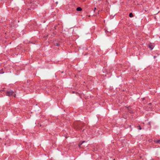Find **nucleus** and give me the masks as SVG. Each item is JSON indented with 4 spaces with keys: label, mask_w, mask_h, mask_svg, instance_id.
Listing matches in <instances>:
<instances>
[{
    "label": "nucleus",
    "mask_w": 160,
    "mask_h": 160,
    "mask_svg": "<svg viewBox=\"0 0 160 160\" xmlns=\"http://www.w3.org/2000/svg\"><path fill=\"white\" fill-rule=\"evenodd\" d=\"M76 10L77 11H81L82 10V9L81 8L79 7L77 8Z\"/></svg>",
    "instance_id": "nucleus-4"
},
{
    "label": "nucleus",
    "mask_w": 160,
    "mask_h": 160,
    "mask_svg": "<svg viewBox=\"0 0 160 160\" xmlns=\"http://www.w3.org/2000/svg\"><path fill=\"white\" fill-rule=\"evenodd\" d=\"M148 47L151 50H152L154 48V46L153 45L150 43L148 44Z\"/></svg>",
    "instance_id": "nucleus-2"
},
{
    "label": "nucleus",
    "mask_w": 160,
    "mask_h": 160,
    "mask_svg": "<svg viewBox=\"0 0 160 160\" xmlns=\"http://www.w3.org/2000/svg\"><path fill=\"white\" fill-rule=\"evenodd\" d=\"M154 142L160 144V139L158 140H157L154 141Z\"/></svg>",
    "instance_id": "nucleus-5"
},
{
    "label": "nucleus",
    "mask_w": 160,
    "mask_h": 160,
    "mask_svg": "<svg viewBox=\"0 0 160 160\" xmlns=\"http://www.w3.org/2000/svg\"><path fill=\"white\" fill-rule=\"evenodd\" d=\"M6 95L9 96H12L14 97H16V94L12 90H10L7 91L6 93Z\"/></svg>",
    "instance_id": "nucleus-1"
},
{
    "label": "nucleus",
    "mask_w": 160,
    "mask_h": 160,
    "mask_svg": "<svg viewBox=\"0 0 160 160\" xmlns=\"http://www.w3.org/2000/svg\"><path fill=\"white\" fill-rule=\"evenodd\" d=\"M4 73V72L3 71L2 69L0 70V74H3Z\"/></svg>",
    "instance_id": "nucleus-7"
},
{
    "label": "nucleus",
    "mask_w": 160,
    "mask_h": 160,
    "mask_svg": "<svg viewBox=\"0 0 160 160\" xmlns=\"http://www.w3.org/2000/svg\"><path fill=\"white\" fill-rule=\"evenodd\" d=\"M4 89H5V88H3V89L1 90H0V92H2L4 91Z\"/></svg>",
    "instance_id": "nucleus-11"
},
{
    "label": "nucleus",
    "mask_w": 160,
    "mask_h": 160,
    "mask_svg": "<svg viewBox=\"0 0 160 160\" xmlns=\"http://www.w3.org/2000/svg\"><path fill=\"white\" fill-rule=\"evenodd\" d=\"M85 142V141H83L81 142V141H80L79 142V145H82L83 142Z\"/></svg>",
    "instance_id": "nucleus-10"
},
{
    "label": "nucleus",
    "mask_w": 160,
    "mask_h": 160,
    "mask_svg": "<svg viewBox=\"0 0 160 160\" xmlns=\"http://www.w3.org/2000/svg\"><path fill=\"white\" fill-rule=\"evenodd\" d=\"M156 56H154L153 57V58L154 59H155L156 58Z\"/></svg>",
    "instance_id": "nucleus-12"
},
{
    "label": "nucleus",
    "mask_w": 160,
    "mask_h": 160,
    "mask_svg": "<svg viewBox=\"0 0 160 160\" xmlns=\"http://www.w3.org/2000/svg\"><path fill=\"white\" fill-rule=\"evenodd\" d=\"M129 16L130 17H132L133 16V15L132 13H130L129 14Z\"/></svg>",
    "instance_id": "nucleus-6"
},
{
    "label": "nucleus",
    "mask_w": 160,
    "mask_h": 160,
    "mask_svg": "<svg viewBox=\"0 0 160 160\" xmlns=\"http://www.w3.org/2000/svg\"><path fill=\"white\" fill-rule=\"evenodd\" d=\"M75 124L74 125V128L76 130H79L80 129V128L79 127V126L78 124L77 126H75Z\"/></svg>",
    "instance_id": "nucleus-3"
},
{
    "label": "nucleus",
    "mask_w": 160,
    "mask_h": 160,
    "mask_svg": "<svg viewBox=\"0 0 160 160\" xmlns=\"http://www.w3.org/2000/svg\"><path fill=\"white\" fill-rule=\"evenodd\" d=\"M137 128H138V129L139 130H141L142 129V128H141V126L140 125L138 126L137 127Z\"/></svg>",
    "instance_id": "nucleus-8"
},
{
    "label": "nucleus",
    "mask_w": 160,
    "mask_h": 160,
    "mask_svg": "<svg viewBox=\"0 0 160 160\" xmlns=\"http://www.w3.org/2000/svg\"><path fill=\"white\" fill-rule=\"evenodd\" d=\"M151 103H149V104L151 105Z\"/></svg>",
    "instance_id": "nucleus-14"
},
{
    "label": "nucleus",
    "mask_w": 160,
    "mask_h": 160,
    "mask_svg": "<svg viewBox=\"0 0 160 160\" xmlns=\"http://www.w3.org/2000/svg\"><path fill=\"white\" fill-rule=\"evenodd\" d=\"M96 9V8H94V12H95V10Z\"/></svg>",
    "instance_id": "nucleus-13"
},
{
    "label": "nucleus",
    "mask_w": 160,
    "mask_h": 160,
    "mask_svg": "<svg viewBox=\"0 0 160 160\" xmlns=\"http://www.w3.org/2000/svg\"><path fill=\"white\" fill-rule=\"evenodd\" d=\"M54 44L56 46H59L60 45V44L58 43H55Z\"/></svg>",
    "instance_id": "nucleus-9"
}]
</instances>
